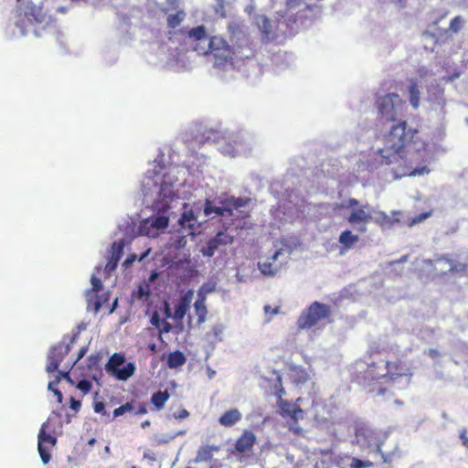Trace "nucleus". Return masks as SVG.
Returning <instances> with one entry per match:
<instances>
[{
  "mask_svg": "<svg viewBox=\"0 0 468 468\" xmlns=\"http://www.w3.org/2000/svg\"><path fill=\"white\" fill-rule=\"evenodd\" d=\"M392 348L372 344L367 352L364 364H356L353 380L378 397L393 396L391 387L400 378L410 381L412 372L400 358L391 356Z\"/></svg>",
  "mask_w": 468,
  "mask_h": 468,
  "instance_id": "nucleus-1",
  "label": "nucleus"
},
{
  "mask_svg": "<svg viewBox=\"0 0 468 468\" xmlns=\"http://www.w3.org/2000/svg\"><path fill=\"white\" fill-rule=\"evenodd\" d=\"M376 106L380 117L386 122H396L383 138V147L378 148L376 154L382 158V164L390 165L403 158L404 148L410 144L418 130L408 125L404 120L399 119L405 103L397 93L391 92L378 97Z\"/></svg>",
  "mask_w": 468,
  "mask_h": 468,
  "instance_id": "nucleus-2",
  "label": "nucleus"
},
{
  "mask_svg": "<svg viewBox=\"0 0 468 468\" xmlns=\"http://www.w3.org/2000/svg\"><path fill=\"white\" fill-rule=\"evenodd\" d=\"M172 180L167 175H163L160 184L157 179L147 176L142 184L144 202H148L151 197L153 213L141 220L138 232L150 238H156L169 226L170 218L174 212H170V201L174 200Z\"/></svg>",
  "mask_w": 468,
  "mask_h": 468,
  "instance_id": "nucleus-3",
  "label": "nucleus"
},
{
  "mask_svg": "<svg viewBox=\"0 0 468 468\" xmlns=\"http://www.w3.org/2000/svg\"><path fill=\"white\" fill-rule=\"evenodd\" d=\"M187 37L195 42L193 49L200 54H211L214 57V65L224 69H235L239 67L243 58H250L252 55L250 49L232 48L220 37H209L204 25L192 27L187 32Z\"/></svg>",
  "mask_w": 468,
  "mask_h": 468,
  "instance_id": "nucleus-4",
  "label": "nucleus"
},
{
  "mask_svg": "<svg viewBox=\"0 0 468 468\" xmlns=\"http://www.w3.org/2000/svg\"><path fill=\"white\" fill-rule=\"evenodd\" d=\"M251 198L248 197H235L222 192L214 197H207L202 203H196L187 209H193L200 217L204 216L202 224L215 218H247L250 216Z\"/></svg>",
  "mask_w": 468,
  "mask_h": 468,
  "instance_id": "nucleus-5",
  "label": "nucleus"
},
{
  "mask_svg": "<svg viewBox=\"0 0 468 468\" xmlns=\"http://www.w3.org/2000/svg\"><path fill=\"white\" fill-rule=\"evenodd\" d=\"M194 139L199 144L212 143L226 156L234 157L251 149V140L244 132L218 131L199 125Z\"/></svg>",
  "mask_w": 468,
  "mask_h": 468,
  "instance_id": "nucleus-6",
  "label": "nucleus"
},
{
  "mask_svg": "<svg viewBox=\"0 0 468 468\" xmlns=\"http://www.w3.org/2000/svg\"><path fill=\"white\" fill-rule=\"evenodd\" d=\"M193 297L194 289H188L186 292H181L174 309L168 300L162 301L150 322H167L168 319H173L174 322H182L190 309Z\"/></svg>",
  "mask_w": 468,
  "mask_h": 468,
  "instance_id": "nucleus-7",
  "label": "nucleus"
},
{
  "mask_svg": "<svg viewBox=\"0 0 468 468\" xmlns=\"http://www.w3.org/2000/svg\"><path fill=\"white\" fill-rule=\"evenodd\" d=\"M23 14L24 17L16 22V27L18 28L20 36L26 37L30 31L29 27H32L33 34L37 37H42L41 30H45L50 19L43 10V6L29 3L24 8Z\"/></svg>",
  "mask_w": 468,
  "mask_h": 468,
  "instance_id": "nucleus-8",
  "label": "nucleus"
},
{
  "mask_svg": "<svg viewBox=\"0 0 468 468\" xmlns=\"http://www.w3.org/2000/svg\"><path fill=\"white\" fill-rule=\"evenodd\" d=\"M144 12L135 5L125 6L116 12V21L114 23L116 37L120 40L127 41L131 39L135 32V27L141 22Z\"/></svg>",
  "mask_w": 468,
  "mask_h": 468,
  "instance_id": "nucleus-9",
  "label": "nucleus"
},
{
  "mask_svg": "<svg viewBox=\"0 0 468 468\" xmlns=\"http://www.w3.org/2000/svg\"><path fill=\"white\" fill-rule=\"evenodd\" d=\"M184 211L177 219V224L174 226L175 231L179 236L175 239L176 248H184L187 242L188 236H196L202 228L201 220H198V215L193 209H187L188 204L182 203Z\"/></svg>",
  "mask_w": 468,
  "mask_h": 468,
  "instance_id": "nucleus-10",
  "label": "nucleus"
},
{
  "mask_svg": "<svg viewBox=\"0 0 468 468\" xmlns=\"http://www.w3.org/2000/svg\"><path fill=\"white\" fill-rule=\"evenodd\" d=\"M233 242L234 236L229 234L227 229H219L207 239L200 241L198 251L204 258L210 259L222 246L231 245Z\"/></svg>",
  "mask_w": 468,
  "mask_h": 468,
  "instance_id": "nucleus-11",
  "label": "nucleus"
},
{
  "mask_svg": "<svg viewBox=\"0 0 468 468\" xmlns=\"http://www.w3.org/2000/svg\"><path fill=\"white\" fill-rule=\"evenodd\" d=\"M124 361L125 357L122 354L114 353L109 358L105 369L118 380L125 381L134 374L135 366L133 363L129 362L122 368H120V366H122Z\"/></svg>",
  "mask_w": 468,
  "mask_h": 468,
  "instance_id": "nucleus-12",
  "label": "nucleus"
},
{
  "mask_svg": "<svg viewBox=\"0 0 468 468\" xmlns=\"http://www.w3.org/2000/svg\"><path fill=\"white\" fill-rule=\"evenodd\" d=\"M255 442V434L251 431L245 430L237 439L233 448L229 449V454L235 456L239 462H243L250 456Z\"/></svg>",
  "mask_w": 468,
  "mask_h": 468,
  "instance_id": "nucleus-13",
  "label": "nucleus"
},
{
  "mask_svg": "<svg viewBox=\"0 0 468 468\" xmlns=\"http://www.w3.org/2000/svg\"><path fill=\"white\" fill-rule=\"evenodd\" d=\"M421 41L425 50L433 52L438 45L447 43V32L442 31V28L438 27V22L436 21L423 31Z\"/></svg>",
  "mask_w": 468,
  "mask_h": 468,
  "instance_id": "nucleus-14",
  "label": "nucleus"
},
{
  "mask_svg": "<svg viewBox=\"0 0 468 468\" xmlns=\"http://www.w3.org/2000/svg\"><path fill=\"white\" fill-rule=\"evenodd\" d=\"M331 315V307L325 303L314 301L308 308L303 310L297 322H319L320 320L329 318Z\"/></svg>",
  "mask_w": 468,
  "mask_h": 468,
  "instance_id": "nucleus-15",
  "label": "nucleus"
},
{
  "mask_svg": "<svg viewBox=\"0 0 468 468\" xmlns=\"http://www.w3.org/2000/svg\"><path fill=\"white\" fill-rule=\"evenodd\" d=\"M48 422H44L37 436V451L44 464L51 459L49 451L56 445L57 439L47 432Z\"/></svg>",
  "mask_w": 468,
  "mask_h": 468,
  "instance_id": "nucleus-16",
  "label": "nucleus"
},
{
  "mask_svg": "<svg viewBox=\"0 0 468 468\" xmlns=\"http://www.w3.org/2000/svg\"><path fill=\"white\" fill-rule=\"evenodd\" d=\"M70 351V346L65 343H58L52 346L48 356L46 370L53 373L58 370L60 363Z\"/></svg>",
  "mask_w": 468,
  "mask_h": 468,
  "instance_id": "nucleus-17",
  "label": "nucleus"
},
{
  "mask_svg": "<svg viewBox=\"0 0 468 468\" xmlns=\"http://www.w3.org/2000/svg\"><path fill=\"white\" fill-rule=\"evenodd\" d=\"M277 406L280 409V414L283 418H290L293 424H297L299 420L303 418L304 412L296 403L280 399L277 401Z\"/></svg>",
  "mask_w": 468,
  "mask_h": 468,
  "instance_id": "nucleus-18",
  "label": "nucleus"
},
{
  "mask_svg": "<svg viewBox=\"0 0 468 468\" xmlns=\"http://www.w3.org/2000/svg\"><path fill=\"white\" fill-rule=\"evenodd\" d=\"M372 210L371 206L368 204L363 205L358 208H353L346 218L347 222L356 227L357 224L361 223H368L371 219H373L370 212Z\"/></svg>",
  "mask_w": 468,
  "mask_h": 468,
  "instance_id": "nucleus-19",
  "label": "nucleus"
},
{
  "mask_svg": "<svg viewBox=\"0 0 468 468\" xmlns=\"http://www.w3.org/2000/svg\"><path fill=\"white\" fill-rule=\"evenodd\" d=\"M423 262L441 276L450 274V270L448 269L451 268L452 259L447 254L437 256L434 259H425Z\"/></svg>",
  "mask_w": 468,
  "mask_h": 468,
  "instance_id": "nucleus-20",
  "label": "nucleus"
},
{
  "mask_svg": "<svg viewBox=\"0 0 468 468\" xmlns=\"http://www.w3.org/2000/svg\"><path fill=\"white\" fill-rule=\"evenodd\" d=\"M219 450L220 447L217 445H202L197 452L195 462H210L213 459L214 452H218Z\"/></svg>",
  "mask_w": 468,
  "mask_h": 468,
  "instance_id": "nucleus-21",
  "label": "nucleus"
},
{
  "mask_svg": "<svg viewBox=\"0 0 468 468\" xmlns=\"http://www.w3.org/2000/svg\"><path fill=\"white\" fill-rule=\"evenodd\" d=\"M241 417V413L238 409H231L220 416L218 422L224 427H231L239 422Z\"/></svg>",
  "mask_w": 468,
  "mask_h": 468,
  "instance_id": "nucleus-22",
  "label": "nucleus"
},
{
  "mask_svg": "<svg viewBox=\"0 0 468 468\" xmlns=\"http://www.w3.org/2000/svg\"><path fill=\"white\" fill-rule=\"evenodd\" d=\"M282 263L277 264L273 263L271 261H259L258 262V269L261 271V273L266 277H273L275 276L278 271L281 270Z\"/></svg>",
  "mask_w": 468,
  "mask_h": 468,
  "instance_id": "nucleus-23",
  "label": "nucleus"
},
{
  "mask_svg": "<svg viewBox=\"0 0 468 468\" xmlns=\"http://www.w3.org/2000/svg\"><path fill=\"white\" fill-rule=\"evenodd\" d=\"M358 240V235L353 234L349 229L343 230L338 238V242L346 250L351 249Z\"/></svg>",
  "mask_w": 468,
  "mask_h": 468,
  "instance_id": "nucleus-24",
  "label": "nucleus"
},
{
  "mask_svg": "<svg viewBox=\"0 0 468 468\" xmlns=\"http://www.w3.org/2000/svg\"><path fill=\"white\" fill-rule=\"evenodd\" d=\"M206 298L197 294V300L194 303V310L197 316V322H205L207 315Z\"/></svg>",
  "mask_w": 468,
  "mask_h": 468,
  "instance_id": "nucleus-25",
  "label": "nucleus"
},
{
  "mask_svg": "<svg viewBox=\"0 0 468 468\" xmlns=\"http://www.w3.org/2000/svg\"><path fill=\"white\" fill-rule=\"evenodd\" d=\"M151 294L152 292L149 283L144 282L140 283L135 290H133L132 296L139 301H146L150 298Z\"/></svg>",
  "mask_w": 468,
  "mask_h": 468,
  "instance_id": "nucleus-26",
  "label": "nucleus"
},
{
  "mask_svg": "<svg viewBox=\"0 0 468 468\" xmlns=\"http://www.w3.org/2000/svg\"><path fill=\"white\" fill-rule=\"evenodd\" d=\"M186 361L185 355L181 351H174L167 356V366L169 368H176L183 366Z\"/></svg>",
  "mask_w": 468,
  "mask_h": 468,
  "instance_id": "nucleus-27",
  "label": "nucleus"
},
{
  "mask_svg": "<svg viewBox=\"0 0 468 468\" xmlns=\"http://www.w3.org/2000/svg\"><path fill=\"white\" fill-rule=\"evenodd\" d=\"M292 379L293 381V383L299 385H303V384H305L310 377H309V374L307 373V371L301 367H293L292 368Z\"/></svg>",
  "mask_w": 468,
  "mask_h": 468,
  "instance_id": "nucleus-28",
  "label": "nucleus"
},
{
  "mask_svg": "<svg viewBox=\"0 0 468 468\" xmlns=\"http://www.w3.org/2000/svg\"><path fill=\"white\" fill-rule=\"evenodd\" d=\"M101 307V301L94 292H87V311L97 314Z\"/></svg>",
  "mask_w": 468,
  "mask_h": 468,
  "instance_id": "nucleus-29",
  "label": "nucleus"
},
{
  "mask_svg": "<svg viewBox=\"0 0 468 468\" xmlns=\"http://www.w3.org/2000/svg\"><path fill=\"white\" fill-rule=\"evenodd\" d=\"M170 395L167 390L157 391L154 393L151 397V402L154 404L156 410H161L164 408L165 402L169 399Z\"/></svg>",
  "mask_w": 468,
  "mask_h": 468,
  "instance_id": "nucleus-30",
  "label": "nucleus"
},
{
  "mask_svg": "<svg viewBox=\"0 0 468 468\" xmlns=\"http://www.w3.org/2000/svg\"><path fill=\"white\" fill-rule=\"evenodd\" d=\"M464 25V20L461 16H456L453 17L449 25L448 28L442 29V31L447 32V41L451 37V33L457 34L463 28Z\"/></svg>",
  "mask_w": 468,
  "mask_h": 468,
  "instance_id": "nucleus-31",
  "label": "nucleus"
},
{
  "mask_svg": "<svg viewBox=\"0 0 468 468\" xmlns=\"http://www.w3.org/2000/svg\"><path fill=\"white\" fill-rule=\"evenodd\" d=\"M410 102L414 109L420 105V90L417 82L412 81L409 87Z\"/></svg>",
  "mask_w": 468,
  "mask_h": 468,
  "instance_id": "nucleus-32",
  "label": "nucleus"
},
{
  "mask_svg": "<svg viewBox=\"0 0 468 468\" xmlns=\"http://www.w3.org/2000/svg\"><path fill=\"white\" fill-rule=\"evenodd\" d=\"M123 249H124V242L122 240L114 241L112 244L111 254H110L109 258L119 262L123 254Z\"/></svg>",
  "mask_w": 468,
  "mask_h": 468,
  "instance_id": "nucleus-33",
  "label": "nucleus"
},
{
  "mask_svg": "<svg viewBox=\"0 0 468 468\" xmlns=\"http://www.w3.org/2000/svg\"><path fill=\"white\" fill-rule=\"evenodd\" d=\"M449 270L450 274H458L460 276H465L468 274V264L462 263L452 259V264Z\"/></svg>",
  "mask_w": 468,
  "mask_h": 468,
  "instance_id": "nucleus-34",
  "label": "nucleus"
},
{
  "mask_svg": "<svg viewBox=\"0 0 468 468\" xmlns=\"http://www.w3.org/2000/svg\"><path fill=\"white\" fill-rule=\"evenodd\" d=\"M216 289L217 282L214 281H208L202 283V285L198 288L197 294L207 299V295L214 292Z\"/></svg>",
  "mask_w": 468,
  "mask_h": 468,
  "instance_id": "nucleus-35",
  "label": "nucleus"
},
{
  "mask_svg": "<svg viewBox=\"0 0 468 468\" xmlns=\"http://www.w3.org/2000/svg\"><path fill=\"white\" fill-rule=\"evenodd\" d=\"M383 444H378L377 452L381 455L383 463H391L393 460L399 456L397 448L392 452H387L382 449Z\"/></svg>",
  "mask_w": 468,
  "mask_h": 468,
  "instance_id": "nucleus-36",
  "label": "nucleus"
},
{
  "mask_svg": "<svg viewBox=\"0 0 468 468\" xmlns=\"http://www.w3.org/2000/svg\"><path fill=\"white\" fill-rule=\"evenodd\" d=\"M258 26L260 31L262 34V37L265 39H269L272 28L271 22L270 21V19L266 16H262L261 21V23L259 22Z\"/></svg>",
  "mask_w": 468,
  "mask_h": 468,
  "instance_id": "nucleus-37",
  "label": "nucleus"
},
{
  "mask_svg": "<svg viewBox=\"0 0 468 468\" xmlns=\"http://www.w3.org/2000/svg\"><path fill=\"white\" fill-rule=\"evenodd\" d=\"M186 14L184 11H179L176 14H170L167 16V25L171 28H176L185 18Z\"/></svg>",
  "mask_w": 468,
  "mask_h": 468,
  "instance_id": "nucleus-38",
  "label": "nucleus"
},
{
  "mask_svg": "<svg viewBox=\"0 0 468 468\" xmlns=\"http://www.w3.org/2000/svg\"><path fill=\"white\" fill-rule=\"evenodd\" d=\"M133 410H134V402L133 401L126 402L125 404H122L120 407L114 409L113 418L120 417L128 412H133Z\"/></svg>",
  "mask_w": 468,
  "mask_h": 468,
  "instance_id": "nucleus-39",
  "label": "nucleus"
},
{
  "mask_svg": "<svg viewBox=\"0 0 468 468\" xmlns=\"http://www.w3.org/2000/svg\"><path fill=\"white\" fill-rule=\"evenodd\" d=\"M374 221L378 224H392L393 222H399V219L391 220V218L385 212H378L375 217Z\"/></svg>",
  "mask_w": 468,
  "mask_h": 468,
  "instance_id": "nucleus-40",
  "label": "nucleus"
},
{
  "mask_svg": "<svg viewBox=\"0 0 468 468\" xmlns=\"http://www.w3.org/2000/svg\"><path fill=\"white\" fill-rule=\"evenodd\" d=\"M431 215V212H423V213H420L417 216H415L414 218H412L409 223V226L410 227H412L425 219H427L428 218H430Z\"/></svg>",
  "mask_w": 468,
  "mask_h": 468,
  "instance_id": "nucleus-41",
  "label": "nucleus"
},
{
  "mask_svg": "<svg viewBox=\"0 0 468 468\" xmlns=\"http://www.w3.org/2000/svg\"><path fill=\"white\" fill-rule=\"evenodd\" d=\"M216 5H215V12L216 14L219 15L221 17L226 16L225 13V6L227 5L226 0H215Z\"/></svg>",
  "mask_w": 468,
  "mask_h": 468,
  "instance_id": "nucleus-42",
  "label": "nucleus"
},
{
  "mask_svg": "<svg viewBox=\"0 0 468 468\" xmlns=\"http://www.w3.org/2000/svg\"><path fill=\"white\" fill-rule=\"evenodd\" d=\"M92 388L91 382L87 379L80 380L77 384V388L87 394L90 391Z\"/></svg>",
  "mask_w": 468,
  "mask_h": 468,
  "instance_id": "nucleus-43",
  "label": "nucleus"
},
{
  "mask_svg": "<svg viewBox=\"0 0 468 468\" xmlns=\"http://www.w3.org/2000/svg\"><path fill=\"white\" fill-rule=\"evenodd\" d=\"M90 283L92 285V289L90 290L89 292H94L97 293V292L101 290L103 287L101 279L95 276L94 274H92L90 277Z\"/></svg>",
  "mask_w": 468,
  "mask_h": 468,
  "instance_id": "nucleus-44",
  "label": "nucleus"
},
{
  "mask_svg": "<svg viewBox=\"0 0 468 468\" xmlns=\"http://www.w3.org/2000/svg\"><path fill=\"white\" fill-rule=\"evenodd\" d=\"M100 359H101V357L99 355H90L88 357V364H87L88 368L90 370L96 369L99 367Z\"/></svg>",
  "mask_w": 468,
  "mask_h": 468,
  "instance_id": "nucleus-45",
  "label": "nucleus"
},
{
  "mask_svg": "<svg viewBox=\"0 0 468 468\" xmlns=\"http://www.w3.org/2000/svg\"><path fill=\"white\" fill-rule=\"evenodd\" d=\"M370 462H363L357 458H352L351 463L349 464L350 468H363L367 466H370Z\"/></svg>",
  "mask_w": 468,
  "mask_h": 468,
  "instance_id": "nucleus-46",
  "label": "nucleus"
},
{
  "mask_svg": "<svg viewBox=\"0 0 468 468\" xmlns=\"http://www.w3.org/2000/svg\"><path fill=\"white\" fill-rule=\"evenodd\" d=\"M358 206H359V201L356 198L350 197L346 201L342 203L340 207H346V208H351V210H352L353 208H358L357 207Z\"/></svg>",
  "mask_w": 468,
  "mask_h": 468,
  "instance_id": "nucleus-47",
  "label": "nucleus"
},
{
  "mask_svg": "<svg viewBox=\"0 0 468 468\" xmlns=\"http://www.w3.org/2000/svg\"><path fill=\"white\" fill-rule=\"evenodd\" d=\"M137 261L136 253H130L122 262V267L128 269Z\"/></svg>",
  "mask_w": 468,
  "mask_h": 468,
  "instance_id": "nucleus-48",
  "label": "nucleus"
},
{
  "mask_svg": "<svg viewBox=\"0 0 468 468\" xmlns=\"http://www.w3.org/2000/svg\"><path fill=\"white\" fill-rule=\"evenodd\" d=\"M430 171L431 170L428 168L427 165H422V166L414 168L410 175L413 176H424V175L429 174Z\"/></svg>",
  "mask_w": 468,
  "mask_h": 468,
  "instance_id": "nucleus-49",
  "label": "nucleus"
},
{
  "mask_svg": "<svg viewBox=\"0 0 468 468\" xmlns=\"http://www.w3.org/2000/svg\"><path fill=\"white\" fill-rule=\"evenodd\" d=\"M117 266H118V261L108 258L104 270L107 273L110 274L112 271H113L117 268Z\"/></svg>",
  "mask_w": 468,
  "mask_h": 468,
  "instance_id": "nucleus-50",
  "label": "nucleus"
},
{
  "mask_svg": "<svg viewBox=\"0 0 468 468\" xmlns=\"http://www.w3.org/2000/svg\"><path fill=\"white\" fill-rule=\"evenodd\" d=\"M93 410L96 413L106 415L105 404L103 401H96L93 405Z\"/></svg>",
  "mask_w": 468,
  "mask_h": 468,
  "instance_id": "nucleus-51",
  "label": "nucleus"
},
{
  "mask_svg": "<svg viewBox=\"0 0 468 468\" xmlns=\"http://www.w3.org/2000/svg\"><path fill=\"white\" fill-rule=\"evenodd\" d=\"M303 0H286V8L294 9L301 5Z\"/></svg>",
  "mask_w": 468,
  "mask_h": 468,
  "instance_id": "nucleus-52",
  "label": "nucleus"
},
{
  "mask_svg": "<svg viewBox=\"0 0 468 468\" xmlns=\"http://www.w3.org/2000/svg\"><path fill=\"white\" fill-rule=\"evenodd\" d=\"M80 407H81L80 401L76 400L73 397H71L70 398V408L75 411V413L80 411Z\"/></svg>",
  "mask_w": 468,
  "mask_h": 468,
  "instance_id": "nucleus-53",
  "label": "nucleus"
},
{
  "mask_svg": "<svg viewBox=\"0 0 468 468\" xmlns=\"http://www.w3.org/2000/svg\"><path fill=\"white\" fill-rule=\"evenodd\" d=\"M189 416V412L186 409L180 410L178 412L174 414L176 420H183Z\"/></svg>",
  "mask_w": 468,
  "mask_h": 468,
  "instance_id": "nucleus-54",
  "label": "nucleus"
},
{
  "mask_svg": "<svg viewBox=\"0 0 468 468\" xmlns=\"http://www.w3.org/2000/svg\"><path fill=\"white\" fill-rule=\"evenodd\" d=\"M279 383H280V388L274 393L275 397L277 398V401H280V399H283L282 397L285 394V390L282 386L280 378H279Z\"/></svg>",
  "mask_w": 468,
  "mask_h": 468,
  "instance_id": "nucleus-55",
  "label": "nucleus"
},
{
  "mask_svg": "<svg viewBox=\"0 0 468 468\" xmlns=\"http://www.w3.org/2000/svg\"><path fill=\"white\" fill-rule=\"evenodd\" d=\"M156 327L160 328L164 332H169L172 330L173 326L171 324L165 323V324H153Z\"/></svg>",
  "mask_w": 468,
  "mask_h": 468,
  "instance_id": "nucleus-56",
  "label": "nucleus"
},
{
  "mask_svg": "<svg viewBox=\"0 0 468 468\" xmlns=\"http://www.w3.org/2000/svg\"><path fill=\"white\" fill-rule=\"evenodd\" d=\"M151 251H152L151 248L145 250L140 255H137V261L139 262H143L150 255Z\"/></svg>",
  "mask_w": 468,
  "mask_h": 468,
  "instance_id": "nucleus-57",
  "label": "nucleus"
},
{
  "mask_svg": "<svg viewBox=\"0 0 468 468\" xmlns=\"http://www.w3.org/2000/svg\"><path fill=\"white\" fill-rule=\"evenodd\" d=\"M136 415H144L147 413L145 403H139L137 410L134 411Z\"/></svg>",
  "mask_w": 468,
  "mask_h": 468,
  "instance_id": "nucleus-58",
  "label": "nucleus"
},
{
  "mask_svg": "<svg viewBox=\"0 0 468 468\" xmlns=\"http://www.w3.org/2000/svg\"><path fill=\"white\" fill-rule=\"evenodd\" d=\"M425 354H427L430 357L435 359L441 356L440 352L437 349L430 348Z\"/></svg>",
  "mask_w": 468,
  "mask_h": 468,
  "instance_id": "nucleus-59",
  "label": "nucleus"
},
{
  "mask_svg": "<svg viewBox=\"0 0 468 468\" xmlns=\"http://www.w3.org/2000/svg\"><path fill=\"white\" fill-rule=\"evenodd\" d=\"M460 439L462 440V443L466 447L468 448V437H467V432H466V430L463 429L461 433H460Z\"/></svg>",
  "mask_w": 468,
  "mask_h": 468,
  "instance_id": "nucleus-60",
  "label": "nucleus"
},
{
  "mask_svg": "<svg viewBox=\"0 0 468 468\" xmlns=\"http://www.w3.org/2000/svg\"><path fill=\"white\" fill-rule=\"evenodd\" d=\"M87 353V347L83 346L80 349L77 358L73 361L72 366L75 365L78 361H80Z\"/></svg>",
  "mask_w": 468,
  "mask_h": 468,
  "instance_id": "nucleus-61",
  "label": "nucleus"
},
{
  "mask_svg": "<svg viewBox=\"0 0 468 468\" xmlns=\"http://www.w3.org/2000/svg\"><path fill=\"white\" fill-rule=\"evenodd\" d=\"M282 254V250H276L271 257L268 258L267 260L268 261H272L273 263H276V261H278L279 257Z\"/></svg>",
  "mask_w": 468,
  "mask_h": 468,
  "instance_id": "nucleus-62",
  "label": "nucleus"
},
{
  "mask_svg": "<svg viewBox=\"0 0 468 468\" xmlns=\"http://www.w3.org/2000/svg\"><path fill=\"white\" fill-rule=\"evenodd\" d=\"M367 223L357 224L354 229L359 233H365L367 230Z\"/></svg>",
  "mask_w": 468,
  "mask_h": 468,
  "instance_id": "nucleus-63",
  "label": "nucleus"
},
{
  "mask_svg": "<svg viewBox=\"0 0 468 468\" xmlns=\"http://www.w3.org/2000/svg\"><path fill=\"white\" fill-rule=\"evenodd\" d=\"M59 375L67 381H69L70 384H73V380L70 378L69 371H59Z\"/></svg>",
  "mask_w": 468,
  "mask_h": 468,
  "instance_id": "nucleus-64",
  "label": "nucleus"
}]
</instances>
